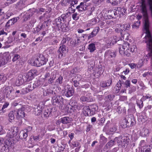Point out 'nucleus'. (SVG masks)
<instances>
[{
	"label": "nucleus",
	"instance_id": "nucleus-16",
	"mask_svg": "<svg viewBox=\"0 0 152 152\" xmlns=\"http://www.w3.org/2000/svg\"><path fill=\"white\" fill-rule=\"evenodd\" d=\"M24 110L25 108L24 107H21L18 109L17 112V116L16 118L17 119H18V118H23L25 116V114L24 112Z\"/></svg>",
	"mask_w": 152,
	"mask_h": 152
},
{
	"label": "nucleus",
	"instance_id": "nucleus-4",
	"mask_svg": "<svg viewBox=\"0 0 152 152\" xmlns=\"http://www.w3.org/2000/svg\"><path fill=\"white\" fill-rule=\"evenodd\" d=\"M75 4L76 3L75 0H63L62 2V5L63 6H68L70 4L71 6L69 8V11L72 13H74L75 11L76 7L75 6Z\"/></svg>",
	"mask_w": 152,
	"mask_h": 152
},
{
	"label": "nucleus",
	"instance_id": "nucleus-5",
	"mask_svg": "<svg viewBox=\"0 0 152 152\" xmlns=\"http://www.w3.org/2000/svg\"><path fill=\"white\" fill-rule=\"evenodd\" d=\"M63 101V99L61 96H55L52 98V103L56 106H62L64 104Z\"/></svg>",
	"mask_w": 152,
	"mask_h": 152
},
{
	"label": "nucleus",
	"instance_id": "nucleus-64",
	"mask_svg": "<svg viewBox=\"0 0 152 152\" xmlns=\"http://www.w3.org/2000/svg\"><path fill=\"white\" fill-rule=\"evenodd\" d=\"M80 99L81 101H82L83 102L88 101V98L84 96H81L80 98Z\"/></svg>",
	"mask_w": 152,
	"mask_h": 152
},
{
	"label": "nucleus",
	"instance_id": "nucleus-44",
	"mask_svg": "<svg viewBox=\"0 0 152 152\" xmlns=\"http://www.w3.org/2000/svg\"><path fill=\"white\" fill-rule=\"evenodd\" d=\"M63 80V77L60 76L57 78L56 81V83L59 84H61L62 83V80Z\"/></svg>",
	"mask_w": 152,
	"mask_h": 152
},
{
	"label": "nucleus",
	"instance_id": "nucleus-60",
	"mask_svg": "<svg viewBox=\"0 0 152 152\" xmlns=\"http://www.w3.org/2000/svg\"><path fill=\"white\" fill-rule=\"evenodd\" d=\"M5 133V130L3 129V127L0 125V135L3 134Z\"/></svg>",
	"mask_w": 152,
	"mask_h": 152
},
{
	"label": "nucleus",
	"instance_id": "nucleus-50",
	"mask_svg": "<svg viewBox=\"0 0 152 152\" xmlns=\"http://www.w3.org/2000/svg\"><path fill=\"white\" fill-rule=\"evenodd\" d=\"M107 139L104 136L100 137V142L102 143H104L107 142Z\"/></svg>",
	"mask_w": 152,
	"mask_h": 152
},
{
	"label": "nucleus",
	"instance_id": "nucleus-35",
	"mask_svg": "<svg viewBox=\"0 0 152 152\" xmlns=\"http://www.w3.org/2000/svg\"><path fill=\"white\" fill-rule=\"evenodd\" d=\"M115 96L114 94H109L105 97V99L107 101H112Z\"/></svg>",
	"mask_w": 152,
	"mask_h": 152
},
{
	"label": "nucleus",
	"instance_id": "nucleus-39",
	"mask_svg": "<svg viewBox=\"0 0 152 152\" xmlns=\"http://www.w3.org/2000/svg\"><path fill=\"white\" fill-rule=\"evenodd\" d=\"M104 41L108 45L111 46L112 45L111 37L105 38Z\"/></svg>",
	"mask_w": 152,
	"mask_h": 152
},
{
	"label": "nucleus",
	"instance_id": "nucleus-58",
	"mask_svg": "<svg viewBox=\"0 0 152 152\" xmlns=\"http://www.w3.org/2000/svg\"><path fill=\"white\" fill-rule=\"evenodd\" d=\"M9 105V103L8 102H6L3 105L2 107L1 108V110L2 111L4 110V109L7 108Z\"/></svg>",
	"mask_w": 152,
	"mask_h": 152
},
{
	"label": "nucleus",
	"instance_id": "nucleus-23",
	"mask_svg": "<svg viewBox=\"0 0 152 152\" xmlns=\"http://www.w3.org/2000/svg\"><path fill=\"white\" fill-rule=\"evenodd\" d=\"M15 112L12 111H10L9 113L8 117L9 120L10 122H13L15 118Z\"/></svg>",
	"mask_w": 152,
	"mask_h": 152
},
{
	"label": "nucleus",
	"instance_id": "nucleus-14",
	"mask_svg": "<svg viewBox=\"0 0 152 152\" xmlns=\"http://www.w3.org/2000/svg\"><path fill=\"white\" fill-rule=\"evenodd\" d=\"M33 113L36 115H39L41 113L42 110V107L39 104L35 106L34 108Z\"/></svg>",
	"mask_w": 152,
	"mask_h": 152
},
{
	"label": "nucleus",
	"instance_id": "nucleus-59",
	"mask_svg": "<svg viewBox=\"0 0 152 152\" xmlns=\"http://www.w3.org/2000/svg\"><path fill=\"white\" fill-rule=\"evenodd\" d=\"M89 10L88 11L86 12L87 13V14L88 15H90L92 14V12L94 10V7L92 8L91 7H90L89 8Z\"/></svg>",
	"mask_w": 152,
	"mask_h": 152
},
{
	"label": "nucleus",
	"instance_id": "nucleus-19",
	"mask_svg": "<svg viewBox=\"0 0 152 152\" xmlns=\"http://www.w3.org/2000/svg\"><path fill=\"white\" fill-rule=\"evenodd\" d=\"M19 18L18 17H15L9 20L7 23L6 26L7 27H9L13 25L15 23L17 22V21L18 20Z\"/></svg>",
	"mask_w": 152,
	"mask_h": 152
},
{
	"label": "nucleus",
	"instance_id": "nucleus-46",
	"mask_svg": "<svg viewBox=\"0 0 152 152\" xmlns=\"http://www.w3.org/2000/svg\"><path fill=\"white\" fill-rule=\"evenodd\" d=\"M46 51L48 55H51L54 53V49L52 48H48L47 50Z\"/></svg>",
	"mask_w": 152,
	"mask_h": 152
},
{
	"label": "nucleus",
	"instance_id": "nucleus-1",
	"mask_svg": "<svg viewBox=\"0 0 152 152\" xmlns=\"http://www.w3.org/2000/svg\"><path fill=\"white\" fill-rule=\"evenodd\" d=\"M130 24L127 23L124 25L117 24L115 31L117 32L120 33L123 39L127 40L129 34L128 31L130 28Z\"/></svg>",
	"mask_w": 152,
	"mask_h": 152
},
{
	"label": "nucleus",
	"instance_id": "nucleus-2",
	"mask_svg": "<svg viewBox=\"0 0 152 152\" xmlns=\"http://www.w3.org/2000/svg\"><path fill=\"white\" fill-rule=\"evenodd\" d=\"M121 126L123 128L129 127L133 126L135 123L134 116L132 115H128L127 118H124L123 121Z\"/></svg>",
	"mask_w": 152,
	"mask_h": 152
},
{
	"label": "nucleus",
	"instance_id": "nucleus-61",
	"mask_svg": "<svg viewBox=\"0 0 152 152\" xmlns=\"http://www.w3.org/2000/svg\"><path fill=\"white\" fill-rule=\"evenodd\" d=\"M104 16L106 19H110L113 18L112 16L111 17L109 13L108 14L107 13L106 14L105 13Z\"/></svg>",
	"mask_w": 152,
	"mask_h": 152
},
{
	"label": "nucleus",
	"instance_id": "nucleus-56",
	"mask_svg": "<svg viewBox=\"0 0 152 152\" xmlns=\"http://www.w3.org/2000/svg\"><path fill=\"white\" fill-rule=\"evenodd\" d=\"M108 13H109L110 15L112 16L113 18H115V13L114 12L113 10H109L108 12Z\"/></svg>",
	"mask_w": 152,
	"mask_h": 152
},
{
	"label": "nucleus",
	"instance_id": "nucleus-18",
	"mask_svg": "<svg viewBox=\"0 0 152 152\" xmlns=\"http://www.w3.org/2000/svg\"><path fill=\"white\" fill-rule=\"evenodd\" d=\"M83 113L85 114V115L90 116L93 115L90 107L88 106H85L83 108Z\"/></svg>",
	"mask_w": 152,
	"mask_h": 152
},
{
	"label": "nucleus",
	"instance_id": "nucleus-62",
	"mask_svg": "<svg viewBox=\"0 0 152 152\" xmlns=\"http://www.w3.org/2000/svg\"><path fill=\"white\" fill-rule=\"evenodd\" d=\"M143 61L142 60H140L137 65V67L139 68L141 67L143 65Z\"/></svg>",
	"mask_w": 152,
	"mask_h": 152
},
{
	"label": "nucleus",
	"instance_id": "nucleus-26",
	"mask_svg": "<svg viewBox=\"0 0 152 152\" xmlns=\"http://www.w3.org/2000/svg\"><path fill=\"white\" fill-rule=\"evenodd\" d=\"M38 58L39 59V61H40L42 65L45 64L48 61L47 59L45 58L42 55H40Z\"/></svg>",
	"mask_w": 152,
	"mask_h": 152
},
{
	"label": "nucleus",
	"instance_id": "nucleus-27",
	"mask_svg": "<svg viewBox=\"0 0 152 152\" xmlns=\"http://www.w3.org/2000/svg\"><path fill=\"white\" fill-rule=\"evenodd\" d=\"M90 108L91 109L92 113L93 115L95 114L96 112L97 111L98 109V106L95 104H91L90 106Z\"/></svg>",
	"mask_w": 152,
	"mask_h": 152
},
{
	"label": "nucleus",
	"instance_id": "nucleus-42",
	"mask_svg": "<svg viewBox=\"0 0 152 152\" xmlns=\"http://www.w3.org/2000/svg\"><path fill=\"white\" fill-rule=\"evenodd\" d=\"M109 2L113 5H115L118 4L120 1L121 0H108Z\"/></svg>",
	"mask_w": 152,
	"mask_h": 152
},
{
	"label": "nucleus",
	"instance_id": "nucleus-33",
	"mask_svg": "<svg viewBox=\"0 0 152 152\" xmlns=\"http://www.w3.org/2000/svg\"><path fill=\"white\" fill-rule=\"evenodd\" d=\"M22 19L24 21H27L30 17L27 12H25L23 14H22Z\"/></svg>",
	"mask_w": 152,
	"mask_h": 152
},
{
	"label": "nucleus",
	"instance_id": "nucleus-10",
	"mask_svg": "<svg viewBox=\"0 0 152 152\" xmlns=\"http://www.w3.org/2000/svg\"><path fill=\"white\" fill-rule=\"evenodd\" d=\"M12 143L8 140H6L4 143L0 145V151L6 152L7 149L11 147Z\"/></svg>",
	"mask_w": 152,
	"mask_h": 152
},
{
	"label": "nucleus",
	"instance_id": "nucleus-54",
	"mask_svg": "<svg viewBox=\"0 0 152 152\" xmlns=\"http://www.w3.org/2000/svg\"><path fill=\"white\" fill-rule=\"evenodd\" d=\"M20 56L19 55L17 54H15L14 57L12 59V61L14 62L16 61L20 58Z\"/></svg>",
	"mask_w": 152,
	"mask_h": 152
},
{
	"label": "nucleus",
	"instance_id": "nucleus-38",
	"mask_svg": "<svg viewBox=\"0 0 152 152\" xmlns=\"http://www.w3.org/2000/svg\"><path fill=\"white\" fill-rule=\"evenodd\" d=\"M149 146L143 145L141 148V152H149Z\"/></svg>",
	"mask_w": 152,
	"mask_h": 152
},
{
	"label": "nucleus",
	"instance_id": "nucleus-36",
	"mask_svg": "<svg viewBox=\"0 0 152 152\" xmlns=\"http://www.w3.org/2000/svg\"><path fill=\"white\" fill-rule=\"evenodd\" d=\"M59 28L61 29L63 31L66 32L69 30V28L67 25L65 24H63L62 25L60 26Z\"/></svg>",
	"mask_w": 152,
	"mask_h": 152
},
{
	"label": "nucleus",
	"instance_id": "nucleus-41",
	"mask_svg": "<svg viewBox=\"0 0 152 152\" xmlns=\"http://www.w3.org/2000/svg\"><path fill=\"white\" fill-rule=\"evenodd\" d=\"M115 141H117V143L119 144V145H121L122 143V137H116L115 138Z\"/></svg>",
	"mask_w": 152,
	"mask_h": 152
},
{
	"label": "nucleus",
	"instance_id": "nucleus-57",
	"mask_svg": "<svg viewBox=\"0 0 152 152\" xmlns=\"http://www.w3.org/2000/svg\"><path fill=\"white\" fill-rule=\"evenodd\" d=\"M69 38L68 37H67L65 38H63L61 41V45H63V44L66 43V41L67 40L69 41Z\"/></svg>",
	"mask_w": 152,
	"mask_h": 152
},
{
	"label": "nucleus",
	"instance_id": "nucleus-51",
	"mask_svg": "<svg viewBox=\"0 0 152 152\" xmlns=\"http://www.w3.org/2000/svg\"><path fill=\"white\" fill-rule=\"evenodd\" d=\"M129 49L130 50V51H131V53H132L136 51L137 50V48L136 46L135 45H133L129 47Z\"/></svg>",
	"mask_w": 152,
	"mask_h": 152
},
{
	"label": "nucleus",
	"instance_id": "nucleus-20",
	"mask_svg": "<svg viewBox=\"0 0 152 152\" xmlns=\"http://www.w3.org/2000/svg\"><path fill=\"white\" fill-rule=\"evenodd\" d=\"M60 120V122L64 124L69 123L72 121V118L68 117H65L61 118Z\"/></svg>",
	"mask_w": 152,
	"mask_h": 152
},
{
	"label": "nucleus",
	"instance_id": "nucleus-48",
	"mask_svg": "<svg viewBox=\"0 0 152 152\" xmlns=\"http://www.w3.org/2000/svg\"><path fill=\"white\" fill-rule=\"evenodd\" d=\"M99 30V27H96L94 28L92 32L94 36H96Z\"/></svg>",
	"mask_w": 152,
	"mask_h": 152
},
{
	"label": "nucleus",
	"instance_id": "nucleus-3",
	"mask_svg": "<svg viewBox=\"0 0 152 152\" xmlns=\"http://www.w3.org/2000/svg\"><path fill=\"white\" fill-rule=\"evenodd\" d=\"M118 44L120 45L119 48V51L120 54H122L123 52L125 55L127 56H131V52L129 49V44L128 43H125L121 45L118 43Z\"/></svg>",
	"mask_w": 152,
	"mask_h": 152
},
{
	"label": "nucleus",
	"instance_id": "nucleus-45",
	"mask_svg": "<svg viewBox=\"0 0 152 152\" xmlns=\"http://www.w3.org/2000/svg\"><path fill=\"white\" fill-rule=\"evenodd\" d=\"M51 112L48 109L46 110L44 112V115L45 118H47L49 116Z\"/></svg>",
	"mask_w": 152,
	"mask_h": 152
},
{
	"label": "nucleus",
	"instance_id": "nucleus-49",
	"mask_svg": "<svg viewBox=\"0 0 152 152\" xmlns=\"http://www.w3.org/2000/svg\"><path fill=\"white\" fill-rule=\"evenodd\" d=\"M22 80L19 78L17 79L15 82V84L17 86H18L22 84Z\"/></svg>",
	"mask_w": 152,
	"mask_h": 152
},
{
	"label": "nucleus",
	"instance_id": "nucleus-21",
	"mask_svg": "<svg viewBox=\"0 0 152 152\" xmlns=\"http://www.w3.org/2000/svg\"><path fill=\"white\" fill-rule=\"evenodd\" d=\"M111 38L112 45H114L117 42H119V41H121V42H123V41H122V39H123L122 38H118L116 36H114L111 37Z\"/></svg>",
	"mask_w": 152,
	"mask_h": 152
},
{
	"label": "nucleus",
	"instance_id": "nucleus-30",
	"mask_svg": "<svg viewBox=\"0 0 152 152\" xmlns=\"http://www.w3.org/2000/svg\"><path fill=\"white\" fill-rule=\"evenodd\" d=\"M83 4L84 2H82L80 3V5L77 6V9H78L79 11H80L86 10V6H84Z\"/></svg>",
	"mask_w": 152,
	"mask_h": 152
},
{
	"label": "nucleus",
	"instance_id": "nucleus-24",
	"mask_svg": "<svg viewBox=\"0 0 152 152\" xmlns=\"http://www.w3.org/2000/svg\"><path fill=\"white\" fill-rule=\"evenodd\" d=\"M149 133L150 132L148 129H143L141 131V135L142 137H147L149 135Z\"/></svg>",
	"mask_w": 152,
	"mask_h": 152
},
{
	"label": "nucleus",
	"instance_id": "nucleus-25",
	"mask_svg": "<svg viewBox=\"0 0 152 152\" xmlns=\"http://www.w3.org/2000/svg\"><path fill=\"white\" fill-rule=\"evenodd\" d=\"M27 12L28 14L30 17L32 16L33 15L36 13H38V11L34 8L30 9L27 11Z\"/></svg>",
	"mask_w": 152,
	"mask_h": 152
},
{
	"label": "nucleus",
	"instance_id": "nucleus-47",
	"mask_svg": "<svg viewBox=\"0 0 152 152\" xmlns=\"http://www.w3.org/2000/svg\"><path fill=\"white\" fill-rule=\"evenodd\" d=\"M15 2V0H7V2L5 3L4 4V6L5 7L9 6L10 4H12Z\"/></svg>",
	"mask_w": 152,
	"mask_h": 152
},
{
	"label": "nucleus",
	"instance_id": "nucleus-34",
	"mask_svg": "<svg viewBox=\"0 0 152 152\" xmlns=\"http://www.w3.org/2000/svg\"><path fill=\"white\" fill-rule=\"evenodd\" d=\"M52 93L53 94V91L50 89H47L43 91V95L44 96H47L49 95Z\"/></svg>",
	"mask_w": 152,
	"mask_h": 152
},
{
	"label": "nucleus",
	"instance_id": "nucleus-9",
	"mask_svg": "<svg viewBox=\"0 0 152 152\" xmlns=\"http://www.w3.org/2000/svg\"><path fill=\"white\" fill-rule=\"evenodd\" d=\"M18 132L17 127L13 126L8 130L6 137L8 138H12L16 136Z\"/></svg>",
	"mask_w": 152,
	"mask_h": 152
},
{
	"label": "nucleus",
	"instance_id": "nucleus-6",
	"mask_svg": "<svg viewBox=\"0 0 152 152\" xmlns=\"http://www.w3.org/2000/svg\"><path fill=\"white\" fill-rule=\"evenodd\" d=\"M10 58L9 52L4 53L0 56V66L6 64Z\"/></svg>",
	"mask_w": 152,
	"mask_h": 152
},
{
	"label": "nucleus",
	"instance_id": "nucleus-12",
	"mask_svg": "<svg viewBox=\"0 0 152 152\" xmlns=\"http://www.w3.org/2000/svg\"><path fill=\"white\" fill-rule=\"evenodd\" d=\"M38 72L37 70L36 69H32L30 70L26 75V77H25L27 78L28 80H32L34 78V75H37Z\"/></svg>",
	"mask_w": 152,
	"mask_h": 152
},
{
	"label": "nucleus",
	"instance_id": "nucleus-13",
	"mask_svg": "<svg viewBox=\"0 0 152 152\" xmlns=\"http://www.w3.org/2000/svg\"><path fill=\"white\" fill-rule=\"evenodd\" d=\"M66 47L65 45H62L59 48L58 50V52L59 53L58 57L61 58L64 56L63 53L67 52Z\"/></svg>",
	"mask_w": 152,
	"mask_h": 152
},
{
	"label": "nucleus",
	"instance_id": "nucleus-63",
	"mask_svg": "<svg viewBox=\"0 0 152 152\" xmlns=\"http://www.w3.org/2000/svg\"><path fill=\"white\" fill-rule=\"evenodd\" d=\"M17 6L23 7L24 5V4L23 1H20L18 3H17Z\"/></svg>",
	"mask_w": 152,
	"mask_h": 152
},
{
	"label": "nucleus",
	"instance_id": "nucleus-40",
	"mask_svg": "<svg viewBox=\"0 0 152 152\" xmlns=\"http://www.w3.org/2000/svg\"><path fill=\"white\" fill-rule=\"evenodd\" d=\"M140 25V21L138 20L136 22H134L132 26L133 28L137 29L138 28Z\"/></svg>",
	"mask_w": 152,
	"mask_h": 152
},
{
	"label": "nucleus",
	"instance_id": "nucleus-22",
	"mask_svg": "<svg viewBox=\"0 0 152 152\" xmlns=\"http://www.w3.org/2000/svg\"><path fill=\"white\" fill-rule=\"evenodd\" d=\"M62 19L59 17L54 20L53 24L55 25L59 29L60 25L62 23Z\"/></svg>",
	"mask_w": 152,
	"mask_h": 152
},
{
	"label": "nucleus",
	"instance_id": "nucleus-55",
	"mask_svg": "<svg viewBox=\"0 0 152 152\" xmlns=\"http://www.w3.org/2000/svg\"><path fill=\"white\" fill-rule=\"evenodd\" d=\"M146 118V117L145 116H143V113H142L141 115V116H139L138 119V120L139 121V120L141 119V122H143L145 121Z\"/></svg>",
	"mask_w": 152,
	"mask_h": 152
},
{
	"label": "nucleus",
	"instance_id": "nucleus-28",
	"mask_svg": "<svg viewBox=\"0 0 152 152\" xmlns=\"http://www.w3.org/2000/svg\"><path fill=\"white\" fill-rule=\"evenodd\" d=\"M142 99L144 101L147 100L148 101H151L152 103V96L149 94L143 96Z\"/></svg>",
	"mask_w": 152,
	"mask_h": 152
},
{
	"label": "nucleus",
	"instance_id": "nucleus-17",
	"mask_svg": "<svg viewBox=\"0 0 152 152\" xmlns=\"http://www.w3.org/2000/svg\"><path fill=\"white\" fill-rule=\"evenodd\" d=\"M37 86L35 83H31L28 84V87H26V91L25 93H23V94L27 93L29 92L30 91L33 90Z\"/></svg>",
	"mask_w": 152,
	"mask_h": 152
},
{
	"label": "nucleus",
	"instance_id": "nucleus-15",
	"mask_svg": "<svg viewBox=\"0 0 152 152\" xmlns=\"http://www.w3.org/2000/svg\"><path fill=\"white\" fill-rule=\"evenodd\" d=\"M115 52L110 50H108L106 51L104 54V57L105 58H111L115 57Z\"/></svg>",
	"mask_w": 152,
	"mask_h": 152
},
{
	"label": "nucleus",
	"instance_id": "nucleus-8",
	"mask_svg": "<svg viewBox=\"0 0 152 152\" xmlns=\"http://www.w3.org/2000/svg\"><path fill=\"white\" fill-rule=\"evenodd\" d=\"M32 129L31 127L28 126L27 128L22 131L19 134L20 137L24 139H26L28 137V134L30 133Z\"/></svg>",
	"mask_w": 152,
	"mask_h": 152
},
{
	"label": "nucleus",
	"instance_id": "nucleus-11",
	"mask_svg": "<svg viewBox=\"0 0 152 152\" xmlns=\"http://www.w3.org/2000/svg\"><path fill=\"white\" fill-rule=\"evenodd\" d=\"M64 92L65 95L67 97H69L72 96L74 93V91L72 88L70 86L68 85H66L65 86Z\"/></svg>",
	"mask_w": 152,
	"mask_h": 152
},
{
	"label": "nucleus",
	"instance_id": "nucleus-32",
	"mask_svg": "<svg viewBox=\"0 0 152 152\" xmlns=\"http://www.w3.org/2000/svg\"><path fill=\"white\" fill-rule=\"evenodd\" d=\"M33 65L37 66H40L42 65V64L39 59V58H37L33 61Z\"/></svg>",
	"mask_w": 152,
	"mask_h": 152
},
{
	"label": "nucleus",
	"instance_id": "nucleus-43",
	"mask_svg": "<svg viewBox=\"0 0 152 152\" xmlns=\"http://www.w3.org/2000/svg\"><path fill=\"white\" fill-rule=\"evenodd\" d=\"M80 46H77V50H79V51H83L85 49V47L84 46H83V45H82L83 43H81L80 42Z\"/></svg>",
	"mask_w": 152,
	"mask_h": 152
},
{
	"label": "nucleus",
	"instance_id": "nucleus-53",
	"mask_svg": "<svg viewBox=\"0 0 152 152\" xmlns=\"http://www.w3.org/2000/svg\"><path fill=\"white\" fill-rule=\"evenodd\" d=\"M115 142V140H110L107 142V144H106V145L109 146L110 147H112L114 145Z\"/></svg>",
	"mask_w": 152,
	"mask_h": 152
},
{
	"label": "nucleus",
	"instance_id": "nucleus-52",
	"mask_svg": "<svg viewBox=\"0 0 152 152\" xmlns=\"http://www.w3.org/2000/svg\"><path fill=\"white\" fill-rule=\"evenodd\" d=\"M55 76H53L51 77H50L48 80V83L50 84H52L54 80L55 79Z\"/></svg>",
	"mask_w": 152,
	"mask_h": 152
},
{
	"label": "nucleus",
	"instance_id": "nucleus-29",
	"mask_svg": "<svg viewBox=\"0 0 152 152\" xmlns=\"http://www.w3.org/2000/svg\"><path fill=\"white\" fill-rule=\"evenodd\" d=\"M129 138H128L127 137L124 136L122 137V145L124 146L125 147L126 145L128 144L129 143V140L128 139Z\"/></svg>",
	"mask_w": 152,
	"mask_h": 152
},
{
	"label": "nucleus",
	"instance_id": "nucleus-37",
	"mask_svg": "<svg viewBox=\"0 0 152 152\" xmlns=\"http://www.w3.org/2000/svg\"><path fill=\"white\" fill-rule=\"evenodd\" d=\"M143 100L142 99V98L140 100H138L137 101V106L139 107L140 109H141L143 106Z\"/></svg>",
	"mask_w": 152,
	"mask_h": 152
},
{
	"label": "nucleus",
	"instance_id": "nucleus-7",
	"mask_svg": "<svg viewBox=\"0 0 152 152\" xmlns=\"http://www.w3.org/2000/svg\"><path fill=\"white\" fill-rule=\"evenodd\" d=\"M4 96L7 98H12V94L14 93V90L9 86H6L4 90Z\"/></svg>",
	"mask_w": 152,
	"mask_h": 152
},
{
	"label": "nucleus",
	"instance_id": "nucleus-31",
	"mask_svg": "<svg viewBox=\"0 0 152 152\" xmlns=\"http://www.w3.org/2000/svg\"><path fill=\"white\" fill-rule=\"evenodd\" d=\"M88 49L91 53L94 51L96 49L95 44L93 43H91L89 44L88 46Z\"/></svg>",
	"mask_w": 152,
	"mask_h": 152
}]
</instances>
